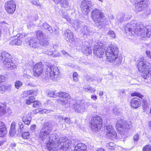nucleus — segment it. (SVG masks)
<instances>
[{
  "label": "nucleus",
  "instance_id": "1",
  "mask_svg": "<svg viewBox=\"0 0 151 151\" xmlns=\"http://www.w3.org/2000/svg\"><path fill=\"white\" fill-rule=\"evenodd\" d=\"M137 65L140 72L144 73L142 77L145 81L150 83L151 81V64L144 58H141L139 60Z\"/></svg>",
  "mask_w": 151,
  "mask_h": 151
},
{
  "label": "nucleus",
  "instance_id": "2",
  "mask_svg": "<svg viewBox=\"0 0 151 151\" xmlns=\"http://www.w3.org/2000/svg\"><path fill=\"white\" fill-rule=\"evenodd\" d=\"M119 52L118 48L115 45L108 47L106 52L107 61L111 63H114V65L118 66L121 64L122 59L118 57Z\"/></svg>",
  "mask_w": 151,
  "mask_h": 151
},
{
  "label": "nucleus",
  "instance_id": "3",
  "mask_svg": "<svg viewBox=\"0 0 151 151\" xmlns=\"http://www.w3.org/2000/svg\"><path fill=\"white\" fill-rule=\"evenodd\" d=\"M135 34H140L142 38L150 37L151 35V26H144L141 22H137L136 21L133 22V32Z\"/></svg>",
  "mask_w": 151,
  "mask_h": 151
},
{
  "label": "nucleus",
  "instance_id": "4",
  "mask_svg": "<svg viewBox=\"0 0 151 151\" xmlns=\"http://www.w3.org/2000/svg\"><path fill=\"white\" fill-rule=\"evenodd\" d=\"M58 146L57 145H52L50 146V145L48 144L47 146L50 150H56L57 151H67L68 148L71 145L70 142L67 139L65 138L64 137H61L59 139L58 141Z\"/></svg>",
  "mask_w": 151,
  "mask_h": 151
},
{
  "label": "nucleus",
  "instance_id": "5",
  "mask_svg": "<svg viewBox=\"0 0 151 151\" xmlns=\"http://www.w3.org/2000/svg\"><path fill=\"white\" fill-rule=\"evenodd\" d=\"M48 94L49 96L52 97L59 96L60 99L57 100V102L59 104L63 105H65L68 103V100L70 97L68 93L62 92H58L56 91H49Z\"/></svg>",
  "mask_w": 151,
  "mask_h": 151
},
{
  "label": "nucleus",
  "instance_id": "6",
  "mask_svg": "<svg viewBox=\"0 0 151 151\" xmlns=\"http://www.w3.org/2000/svg\"><path fill=\"white\" fill-rule=\"evenodd\" d=\"M0 57L5 67L8 69V70L16 68L15 65L12 62V56L9 53L6 51H3L0 52Z\"/></svg>",
  "mask_w": 151,
  "mask_h": 151
},
{
  "label": "nucleus",
  "instance_id": "7",
  "mask_svg": "<svg viewBox=\"0 0 151 151\" xmlns=\"http://www.w3.org/2000/svg\"><path fill=\"white\" fill-rule=\"evenodd\" d=\"M91 18L97 25L104 22L106 17L102 10L98 9H95L92 10L91 13Z\"/></svg>",
  "mask_w": 151,
  "mask_h": 151
},
{
  "label": "nucleus",
  "instance_id": "8",
  "mask_svg": "<svg viewBox=\"0 0 151 151\" xmlns=\"http://www.w3.org/2000/svg\"><path fill=\"white\" fill-rule=\"evenodd\" d=\"M102 120L99 116H93L90 122V126L92 130L94 131H99L102 126Z\"/></svg>",
  "mask_w": 151,
  "mask_h": 151
},
{
  "label": "nucleus",
  "instance_id": "9",
  "mask_svg": "<svg viewBox=\"0 0 151 151\" xmlns=\"http://www.w3.org/2000/svg\"><path fill=\"white\" fill-rule=\"evenodd\" d=\"M45 68V70L48 75L50 76L51 79L54 81L56 80L60 74V71L58 68L50 65H47Z\"/></svg>",
  "mask_w": 151,
  "mask_h": 151
},
{
  "label": "nucleus",
  "instance_id": "10",
  "mask_svg": "<svg viewBox=\"0 0 151 151\" xmlns=\"http://www.w3.org/2000/svg\"><path fill=\"white\" fill-rule=\"evenodd\" d=\"M128 122L126 123L125 121L121 119H118L116 124V128L118 130L117 131L120 132V134H123L126 130L130 129L131 126V124H127Z\"/></svg>",
  "mask_w": 151,
  "mask_h": 151
},
{
  "label": "nucleus",
  "instance_id": "11",
  "mask_svg": "<svg viewBox=\"0 0 151 151\" xmlns=\"http://www.w3.org/2000/svg\"><path fill=\"white\" fill-rule=\"evenodd\" d=\"M147 4L148 2L146 0L141 1L139 2L135 3V9L136 11L137 12H139L143 11L145 9L149 11V12H145L146 14H149L150 12L149 11L150 9L147 7Z\"/></svg>",
  "mask_w": 151,
  "mask_h": 151
},
{
  "label": "nucleus",
  "instance_id": "12",
  "mask_svg": "<svg viewBox=\"0 0 151 151\" xmlns=\"http://www.w3.org/2000/svg\"><path fill=\"white\" fill-rule=\"evenodd\" d=\"M36 35L37 39L39 41L40 44L42 46H45L48 44L46 36L41 30H38L36 32Z\"/></svg>",
  "mask_w": 151,
  "mask_h": 151
},
{
  "label": "nucleus",
  "instance_id": "13",
  "mask_svg": "<svg viewBox=\"0 0 151 151\" xmlns=\"http://www.w3.org/2000/svg\"><path fill=\"white\" fill-rule=\"evenodd\" d=\"M58 136L56 134H50L49 136L47 138V141L46 143V147L49 150H50L48 147V144L50 145V146H52L51 145L52 144V145H57V146H58V145H57L58 144Z\"/></svg>",
  "mask_w": 151,
  "mask_h": 151
},
{
  "label": "nucleus",
  "instance_id": "14",
  "mask_svg": "<svg viewBox=\"0 0 151 151\" xmlns=\"http://www.w3.org/2000/svg\"><path fill=\"white\" fill-rule=\"evenodd\" d=\"M5 10L9 14H12L16 9L15 2L13 1H10L6 2L4 4Z\"/></svg>",
  "mask_w": 151,
  "mask_h": 151
},
{
  "label": "nucleus",
  "instance_id": "15",
  "mask_svg": "<svg viewBox=\"0 0 151 151\" xmlns=\"http://www.w3.org/2000/svg\"><path fill=\"white\" fill-rule=\"evenodd\" d=\"M92 6L91 1H83L81 4V7L83 13L85 15H87L90 12V9H91Z\"/></svg>",
  "mask_w": 151,
  "mask_h": 151
},
{
  "label": "nucleus",
  "instance_id": "16",
  "mask_svg": "<svg viewBox=\"0 0 151 151\" xmlns=\"http://www.w3.org/2000/svg\"><path fill=\"white\" fill-rule=\"evenodd\" d=\"M105 51V49L103 47L97 43L94 47L93 53L98 57L101 58L104 54Z\"/></svg>",
  "mask_w": 151,
  "mask_h": 151
},
{
  "label": "nucleus",
  "instance_id": "17",
  "mask_svg": "<svg viewBox=\"0 0 151 151\" xmlns=\"http://www.w3.org/2000/svg\"><path fill=\"white\" fill-rule=\"evenodd\" d=\"M57 4H59L62 8L66 10H69L71 9V5L69 0H53Z\"/></svg>",
  "mask_w": 151,
  "mask_h": 151
},
{
  "label": "nucleus",
  "instance_id": "18",
  "mask_svg": "<svg viewBox=\"0 0 151 151\" xmlns=\"http://www.w3.org/2000/svg\"><path fill=\"white\" fill-rule=\"evenodd\" d=\"M42 65V63L40 62L36 63L34 66L33 68L34 74L36 77L40 76L43 71Z\"/></svg>",
  "mask_w": 151,
  "mask_h": 151
},
{
  "label": "nucleus",
  "instance_id": "19",
  "mask_svg": "<svg viewBox=\"0 0 151 151\" xmlns=\"http://www.w3.org/2000/svg\"><path fill=\"white\" fill-rule=\"evenodd\" d=\"M86 104V103H83L78 101L74 104V107L76 111L78 112H82L85 110L86 107L85 105Z\"/></svg>",
  "mask_w": 151,
  "mask_h": 151
},
{
  "label": "nucleus",
  "instance_id": "20",
  "mask_svg": "<svg viewBox=\"0 0 151 151\" xmlns=\"http://www.w3.org/2000/svg\"><path fill=\"white\" fill-rule=\"evenodd\" d=\"M107 134L111 137V139L115 138L116 136V133L113 127L111 125H109L106 127V131Z\"/></svg>",
  "mask_w": 151,
  "mask_h": 151
},
{
  "label": "nucleus",
  "instance_id": "21",
  "mask_svg": "<svg viewBox=\"0 0 151 151\" xmlns=\"http://www.w3.org/2000/svg\"><path fill=\"white\" fill-rule=\"evenodd\" d=\"M65 39L68 42H71L74 40L73 35L70 30H67L63 34Z\"/></svg>",
  "mask_w": 151,
  "mask_h": 151
},
{
  "label": "nucleus",
  "instance_id": "22",
  "mask_svg": "<svg viewBox=\"0 0 151 151\" xmlns=\"http://www.w3.org/2000/svg\"><path fill=\"white\" fill-rule=\"evenodd\" d=\"M50 132L41 129L39 133V137L42 140H45L46 142L47 141V138L49 136Z\"/></svg>",
  "mask_w": 151,
  "mask_h": 151
},
{
  "label": "nucleus",
  "instance_id": "23",
  "mask_svg": "<svg viewBox=\"0 0 151 151\" xmlns=\"http://www.w3.org/2000/svg\"><path fill=\"white\" fill-rule=\"evenodd\" d=\"M81 49L82 52L87 55L92 53V48L91 47H88L87 46H85L84 45H82Z\"/></svg>",
  "mask_w": 151,
  "mask_h": 151
},
{
  "label": "nucleus",
  "instance_id": "24",
  "mask_svg": "<svg viewBox=\"0 0 151 151\" xmlns=\"http://www.w3.org/2000/svg\"><path fill=\"white\" fill-rule=\"evenodd\" d=\"M74 151H87L86 146L84 144L78 143L76 146Z\"/></svg>",
  "mask_w": 151,
  "mask_h": 151
},
{
  "label": "nucleus",
  "instance_id": "25",
  "mask_svg": "<svg viewBox=\"0 0 151 151\" xmlns=\"http://www.w3.org/2000/svg\"><path fill=\"white\" fill-rule=\"evenodd\" d=\"M132 24L128 23L124 27V29L126 32V35L127 36H132Z\"/></svg>",
  "mask_w": 151,
  "mask_h": 151
},
{
  "label": "nucleus",
  "instance_id": "26",
  "mask_svg": "<svg viewBox=\"0 0 151 151\" xmlns=\"http://www.w3.org/2000/svg\"><path fill=\"white\" fill-rule=\"evenodd\" d=\"M11 111L10 109H7V111L4 107L0 106V117L2 116L5 114H6L7 115H9L11 114Z\"/></svg>",
  "mask_w": 151,
  "mask_h": 151
},
{
  "label": "nucleus",
  "instance_id": "27",
  "mask_svg": "<svg viewBox=\"0 0 151 151\" xmlns=\"http://www.w3.org/2000/svg\"><path fill=\"white\" fill-rule=\"evenodd\" d=\"M22 40L17 37V38H15L10 42L9 45H20L22 44Z\"/></svg>",
  "mask_w": 151,
  "mask_h": 151
},
{
  "label": "nucleus",
  "instance_id": "28",
  "mask_svg": "<svg viewBox=\"0 0 151 151\" xmlns=\"http://www.w3.org/2000/svg\"><path fill=\"white\" fill-rule=\"evenodd\" d=\"M52 125L50 122H45L42 128L41 129H44V130H46V131L50 132L52 129Z\"/></svg>",
  "mask_w": 151,
  "mask_h": 151
},
{
  "label": "nucleus",
  "instance_id": "29",
  "mask_svg": "<svg viewBox=\"0 0 151 151\" xmlns=\"http://www.w3.org/2000/svg\"><path fill=\"white\" fill-rule=\"evenodd\" d=\"M141 105L140 100L137 98H133V107L137 108Z\"/></svg>",
  "mask_w": 151,
  "mask_h": 151
},
{
  "label": "nucleus",
  "instance_id": "30",
  "mask_svg": "<svg viewBox=\"0 0 151 151\" xmlns=\"http://www.w3.org/2000/svg\"><path fill=\"white\" fill-rule=\"evenodd\" d=\"M36 91L32 90H30L24 91L22 95H23L22 97L24 98H25L29 95H33V96H35L36 95Z\"/></svg>",
  "mask_w": 151,
  "mask_h": 151
},
{
  "label": "nucleus",
  "instance_id": "31",
  "mask_svg": "<svg viewBox=\"0 0 151 151\" xmlns=\"http://www.w3.org/2000/svg\"><path fill=\"white\" fill-rule=\"evenodd\" d=\"M29 43L30 47L33 48H37L38 46L37 41L36 39H31L29 40Z\"/></svg>",
  "mask_w": 151,
  "mask_h": 151
},
{
  "label": "nucleus",
  "instance_id": "32",
  "mask_svg": "<svg viewBox=\"0 0 151 151\" xmlns=\"http://www.w3.org/2000/svg\"><path fill=\"white\" fill-rule=\"evenodd\" d=\"M81 32L83 35H88L89 34L90 32L89 28L87 26L83 25L82 26L81 29H80Z\"/></svg>",
  "mask_w": 151,
  "mask_h": 151
},
{
  "label": "nucleus",
  "instance_id": "33",
  "mask_svg": "<svg viewBox=\"0 0 151 151\" xmlns=\"http://www.w3.org/2000/svg\"><path fill=\"white\" fill-rule=\"evenodd\" d=\"M11 87L10 85L5 86L2 85L0 86V91H2V93L6 91L10 92L11 91Z\"/></svg>",
  "mask_w": 151,
  "mask_h": 151
},
{
  "label": "nucleus",
  "instance_id": "34",
  "mask_svg": "<svg viewBox=\"0 0 151 151\" xmlns=\"http://www.w3.org/2000/svg\"><path fill=\"white\" fill-rule=\"evenodd\" d=\"M73 26L76 30H78L80 28L81 22L77 20H74L73 21Z\"/></svg>",
  "mask_w": 151,
  "mask_h": 151
},
{
  "label": "nucleus",
  "instance_id": "35",
  "mask_svg": "<svg viewBox=\"0 0 151 151\" xmlns=\"http://www.w3.org/2000/svg\"><path fill=\"white\" fill-rule=\"evenodd\" d=\"M84 88L85 91L91 92L92 93H94L96 91V89L94 88H92L91 87L85 86L84 87Z\"/></svg>",
  "mask_w": 151,
  "mask_h": 151
},
{
  "label": "nucleus",
  "instance_id": "36",
  "mask_svg": "<svg viewBox=\"0 0 151 151\" xmlns=\"http://www.w3.org/2000/svg\"><path fill=\"white\" fill-rule=\"evenodd\" d=\"M35 101L34 97L31 96L29 97V98L26 100V103L27 104H30L31 103H33Z\"/></svg>",
  "mask_w": 151,
  "mask_h": 151
},
{
  "label": "nucleus",
  "instance_id": "37",
  "mask_svg": "<svg viewBox=\"0 0 151 151\" xmlns=\"http://www.w3.org/2000/svg\"><path fill=\"white\" fill-rule=\"evenodd\" d=\"M43 25L44 28L48 30L50 33L53 32L52 27L47 23H44Z\"/></svg>",
  "mask_w": 151,
  "mask_h": 151
},
{
  "label": "nucleus",
  "instance_id": "38",
  "mask_svg": "<svg viewBox=\"0 0 151 151\" xmlns=\"http://www.w3.org/2000/svg\"><path fill=\"white\" fill-rule=\"evenodd\" d=\"M18 126L19 127L18 131L20 132L21 133H22L24 130V124L21 121H18Z\"/></svg>",
  "mask_w": 151,
  "mask_h": 151
},
{
  "label": "nucleus",
  "instance_id": "39",
  "mask_svg": "<svg viewBox=\"0 0 151 151\" xmlns=\"http://www.w3.org/2000/svg\"><path fill=\"white\" fill-rule=\"evenodd\" d=\"M29 133L28 132H25L22 134V137L24 139H28L29 137Z\"/></svg>",
  "mask_w": 151,
  "mask_h": 151
},
{
  "label": "nucleus",
  "instance_id": "40",
  "mask_svg": "<svg viewBox=\"0 0 151 151\" xmlns=\"http://www.w3.org/2000/svg\"><path fill=\"white\" fill-rule=\"evenodd\" d=\"M114 146L115 144L113 142H110L109 144H107L106 145L107 147L111 150H114Z\"/></svg>",
  "mask_w": 151,
  "mask_h": 151
},
{
  "label": "nucleus",
  "instance_id": "41",
  "mask_svg": "<svg viewBox=\"0 0 151 151\" xmlns=\"http://www.w3.org/2000/svg\"><path fill=\"white\" fill-rule=\"evenodd\" d=\"M8 26L9 24H8L5 23L4 22L0 23V29H5Z\"/></svg>",
  "mask_w": 151,
  "mask_h": 151
},
{
  "label": "nucleus",
  "instance_id": "42",
  "mask_svg": "<svg viewBox=\"0 0 151 151\" xmlns=\"http://www.w3.org/2000/svg\"><path fill=\"white\" fill-rule=\"evenodd\" d=\"M113 112L115 115L118 116L121 115L122 114V113L120 111V109L117 108H115L113 109Z\"/></svg>",
  "mask_w": 151,
  "mask_h": 151
},
{
  "label": "nucleus",
  "instance_id": "43",
  "mask_svg": "<svg viewBox=\"0 0 151 151\" xmlns=\"http://www.w3.org/2000/svg\"><path fill=\"white\" fill-rule=\"evenodd\" d=\"M33 103L34 104L33 106V107L39 108L41 107V104L39 101H35Z\"/></svg>",
  "mask_w": 151,
  "mask_h": 151
},
{
  "label": "nucleus",
  "instance_id": "44",
  "mask_svg": "<svg viewBox=\"0 0 151 151\" xmlns=\"http://www.w3.org/2000/svg\"><path fill=\"white\" fill-rule=\"evenodd\" d=\"M22 85V83L19 81H17L15 83V86L16 88L18 89Z\"/></svg>",
  "mask_w": 151,
  "mask_h": 151
},
{
  "label": "nucleus",
  "instance_id": "45",
  "mask_svg": "<svg viewBox=\"0 0 151 151\" xmlns=\"http://www.w3.org/2000/svg\"><path fill=\"white\" fill-rule=\"evenodd\" d=\"M16 37H17L19 38L20 40L23 39L25 38L27 35L25 33H19L16 35Z\"/></svg>",
  "mask_w": 151,
  "mask_h": 151
},
{
  "label": "nucleus",
  "instance_id": "46",
  "mask_svg": "<svg viewBox=\"0 0 151 151\" xmlns=\"http://www.w3.org/2000/svg\"><path fill=\"white\" fill-rule=\"evenodd\" d=\"M6 78L4 76L0 75V86L3 85L2 83L5 81Z\"/></svg>",
  "mask_w": 151,
  "mask_h": 151
},
{
  "label": "nucleus",
  "instance_id": "47",
  "mask_svg": "<svg viewBox=\"0 0 151 151\" xmlns=\"http://www.w3.org/2000/svg\"><path fill=\"white\" fill-rule=\"evenodd\" d=\"M108 35L111 37L115 38L116 37L115 34L112 30L109 31L108 33Z\"/></svg>",
  "mask_w": 151,
  "mask_h": 151
},
{
  "label": "nucleus",
  "instance_id": "48",
  "mask_svg": "<svg viewBox=\"0 0 151 151\" xmlns=\"http://www.w3.org/2000/svg\"><path fill=\"white\" fill-rule=\"evenodd\" d=\"M73 78L74 81L77 82L78 81V75L77 73L75 72L73 74Z\"/></svg>",
  "mask_w": 151,
  "mask_h": 151
},
{
  "label": "nucleus",
  "instance_id": "49",
  "mask_svg": "<svg viewBox=\"0 0 151 151\" xmlns=\"http://www.w3.org/2000/svg\"><path fill=\"white\" fill-rule=\"evenodd\" d=\"M134 96H137L140 98H142L143 97V95L137 92L133 93V97Z\"/></svg>",
  "mask_w": 151,
  "mask_h": 151
},
{
  "label": "nucleus",
  "instance_id": "50",
  "mask_svg": "<svg viewBox=\"0 0 151 151\" xmlns=\"http://www.w3.org/2000/svg\"><path fill=\"white\" fill-rule=\"evenodd\" d=\"M55 118L58 121L60 122H61L62 121L64 120V118L62 115H56L55 116Z\"/></svg>",
  "mask_w": 151,
  "mask_h": 151
},
{
  "label": "nucleus",
  "instance_id": "51",
  "mask_svg": "<svg viewBox=\"0 0 151 151\" xmlns=\"http://www.w3.org/2000/svg\"><path fill=\"white\" fill-rule=\"evenodd\" d=\"M9 32L10 35H12V37H16V35L14 34V31L12 28H10L9 30Z\"/></svg>",
  "mask_w": 151,
  "mask_h": 151
},
{
  "label": "nucleus",
  "instance_id": "52",
  "mask_svg": "<svg viewBox=\"0 0 151 151\" xmlns=\"http://www.w3.org/2000/svg\"><path fill=\"white\" fill-rule=\"evenodd\" d=\"M5 126L4 125V123L2 122H0V129H3L2 130H3V134H4V133H5L6 132V131L4 130H5Z\"/></svg>",
  "mask_w": 151,
  "mask_h": 151
},
{
  "label": "nucleus",
  "instance_id": "53",
  "mask_svg": "<svg viewBox=\"0 0 151 151\" xmlns=\"http://www.w3.org/2000/svg\"><path fill=\"white\" fill-rule=\"evenodd\" d=\"M143 150L145 151H150L151 150V147L149 145H147L144 147Z\"/></svg>",
  "mask_w": 151,
  "mask_h": 151
},
{
  "label": "nucleus",
  "instance_id": "54",
  "mask_svg": "<svg viewBox=\"0 0 151 151\" xmlns=\"http://www.w3.org/2000/svg\"><path fill=\"white\" fill-rule=\"evenodd\" d=\"M3 129H0V137H2L4 136L7 133V130L6 128H5V130H5L6 131V132L4 133V134H3V130H2Z\"/></svg>",
  "mask_w": 151,
  "mask_h": 151
},
{
  "label": "nucleus",
  "instance_id": "55",
  "mask_svg": "<svg viewBox=\"0 0 151 151\" xmlns=\"http://www.w3.org/2000/svg\"><path fill=\"white\" fill-rule=\"evenodd\" d=\"M31 121V120H29V119H27L25 118H23V122H24V123L28 125L29 124Z\"/></svg>",
  "mask_w": 151,
  "mask_h": 151
},
{
  "label": "nucleus",
  "instance_id": "56",
  "mask_svg": "<svg viewBox=\"0 0 151 151\" xmlns=\"http://www.w3.org/2000/svg\"><path fill=\"white\" fill-rule=\"evenodd\" d=\"M16 134L15 130L10 129L9 131V134L11 136L13 137Z\"/></svg>",
  "mask_w": 151,
  "mask_h": 151
},
{
  "label": "nucleus",
  "instance_id": "57",
  "mask_svg": "<svg viewBox=\"0 0 151 151\" xmlns=\"http://www.w3.org/2000/svg\"><path fill=\"white\" fill-rule=\"evenodd\" d=\"M60 53L59 52L57 51H55L53 52V57H57L59 56L60 55Z\"/></svg>",
  "mask_w": 151,
  "mask_h": 151
},
{
  "label": "nucleus",
  "instance_id": "58",
  "mask_svg": "<svg viewBox=\"0 0 151 151\" xmlns=\"http://www.w3.org/2000/svg\"><path fill=\"white\" fill-rule=\"evenodd\" d=\"M64 120L66 123L69 124L71 123L70 120L69 118L66 117L64 118Z\"/></svg>",
  "mask_w": 151,
  "mask_h": 151
},
{
  "label": "nucleus",
  "instance_id": "59",
  "mask_svg": "<svg viewBox=\"0 0 151 151\" xmlns=\"http://www.w3.org/2000/svg\"><path fill=\"white\" fill-rule=\"evenodd\" d=\"M45 54L50 55H51L53 57V52L50 50H48L45 52Z\"/></svg>",
  "mask_w": 151,
  "mask_h": 151
},
{
  "label": "nucleus",
  "instance_id": "60",
  "mask_svg": "<svg viewBox=\"0 0 151 151\" xmlns=\"http://www.w3.org/2000/svg\"><path fill=\"white\" fill-rule=\"evenodd\" d=\"M23 118H25L27 119H29V120H31V118L29 114H26L23 116Z\"/></svg>",
  "mask_w": 151,
  "mask_h": 151
},
{
  "label": "nucleus",
  "instance_id": "61",
  "mask_svg": "<svg viewBox=\"0 0 151 151\" xmlns=\"http://www.w3.org/2000/svg\"><path fill=\"white\" fill-rule=\"evenodd\" d=\"M16 122H13L11 124L10 129L15 130V128L16 126Z\"/></svg>",
  "mask_w": 151,
  "mask_h": 151
},
{
  "label": "nucleus",
  "instance_id": "62",
  "mask_svg": "<svg viewBox=\"0 0 151 151\" xmlns=\"http://www.w3.org/2000/svg\"><path fill=\"white\" fill-rule=\"evenodd\" d=\"M46 75H47V76H45V77H44L43 78V80H45L46 81H48L49 80V79L50 77V76L49 75H48L47 74V72L46 71Z\"/></svg>",
  "mask_w": 151,
  "mask_h": 151
},
{
  "label": "nucleus",
  "instance_id": "63",
  "mask_svg": "<svg viewBox=\"0 0 151 151\" xmlns=\"http://www.w3.org/2000/svg\"><path fill=\"white\" fill-rule=\"evenodd\" d=\"M139 135L138 134H136L134 137V142H137L139 139Z\"/></svg>",
  "mask_w": 151,
  "mask_h": 151
},
{
  "label": "nucleus",
  "instance_id": "64",
  "mask_svg": "<svg viewBox=\"0 0 151 151\" xmlns=\"http://www.w3.org/2000/svg\"><path fill=\"white\" fill-rule=\"evenodd\" d=\"M145 53L147 55V56L148 58L151 59V52L149 50H146Z\"/></svg>",
  "mask_w": 151,
  "mask_h": 151
}]
</instances>
